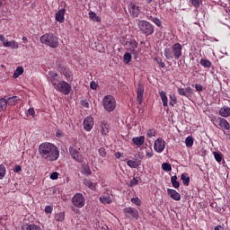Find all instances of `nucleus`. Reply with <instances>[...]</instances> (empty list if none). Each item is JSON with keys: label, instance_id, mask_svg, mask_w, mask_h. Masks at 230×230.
I'll use <instances>...</instances> for the list:
<instances>
[{"label": "nucleus", "instance_id": "nucleus-1", "mask_svg": "<svg viewBox=\"0 0 230 230\" xmlns=\"http://www.w3.org/2000/svg\"><path fill=\"white\" fill-rule=\"evenodd\" d=\"M39 154L42 159L49 163L58 161L60 157V151L55 144L45 142L39 146Z\"/></svg>", "mask_w": 230, "mask_h": 230}, {"label": "nucleus", "instance_id": "nucleus-2", "mask_svg": "<svg viewBox=\"0 0 230 230\" xmlns=\"http://www.w3.org/2000/svg\"><path fill=\"white\" fill-rule=\"evenodd\" d=\"M164 55L166 60H179L182 57V45L176 42L171 47H166L164 49Z\"/></svg>", "mask_w": 230, "mask_h": 230}, {"label": "nucleus", "instance_id": "nucleus-3", "mask_svg": "<svg viewBox=\"0 0 230 230\" xmlns=\"http://www.w3.org/2000/svg\"><path fill=\"white\" fill-rule=\"evenodd\" d=\"M40 40L41 44H45V46H49V48L57 49L58 46V37L51 32H47L43 34Z\"/></svg>", "mask_w": 230, "mask_h": 230}, {"label": "nucleus", "instance_id": "nucleus-4", "mask_svg": "<svg viewBox=\"0 0 230 230\" xmlns=\"http://www.w3.org/2000/svg\"><path fill=\"white\" fill-rule=\"evenodd\" d=\"M137 28L140 33H143V35H146V37H148V35H153L155 31L154 24L145 20L138 21Z\"/></svg>", "mask_w": 230, "mask_h": 230}, {"label": "nucleus", "instance_id": "nucleus-5", "mask_svg": "<svg viewBox=\"0 0 230 230\" xmlns=\"http://www.w3.org/2000/svg\"><path fill=\"white\" fill-rule=\"evenodd\" d=\"M102 107L106 112L116 111V99L112 95H105L102 99Z\"/></svg>", "mask_w": 230, "mask_h": 230}, {"label": "nucleus", "instance_id": "nucleus-6", "mask_svg": "<svg viewBox=\"0 0 230 230\" xmlns=\"http://www.w3.org/2000/svg\"><path fill=\"white\" fill-rule=\"evenodd\" d=\"M54 88L56 91L61 93V94H65V96L70 94L72 89L71 84L66 81H58V85Z\"/></svg>", "mask_w": 230, "mask_h": 230}, {"label": "nucleus", "instance_id": "nucleus-7", "mask_svg": "<svg viewBox=\"0 0 230 230\" xmlns=\"http://www.w3.org/2000/svg\"><path fill=\"white\" fill-rule=\"evenodd\" d=\"M72 204L75 208H82L85 206V197L82 193H75L72 198Z\"/></svg>", "mask_w": 230, "mask_h": 230}, {"label": "nucleus", "instance_id": "nucleus-8", "mask_svg": "<svg viewBox=\"0 0 230 230\" xmlns=\"http://www.w3.org/2000/svg\"><path fill=\"white\" fill-rule=\"evenodd\" d=\"M213 124L215 127H217L218 128H222L223 130H229L230 125L227 119L220 118V117H215L212 119Z\"/></svg>", "mask_w": 230, "mask_h": 230}, {"label": "nucleus", "instance_id": "nucleus-9", "mask_svg": "<svg viewBox=\"0 0 230 230\" xmlns=\"http://www.w3.org/2000/svg\"><path fill=\"white\" fill-rule=\"evenodd\" d=\"M69 154H70L72 159H74V161H75L76 163H84V157L80 154L79 147H76L75 146H70Z\"/></svg>", "mask_w": 230, "mask_h": 230}, {"label": "nucleus", "instance_id": "nucleus-10", "mask_svg": "<svg viewBox=\"0 0 230 230\" xmlns=\"http://www.w3.org/2000/svg\"><path fill=\"white\" fill-rule=\"evenodd\" d=\"M166 148V142L162 137L157 138L154 144V150L157 154H163Z\"/></svg>", "mask_w": 230, "mask_h": 230}, {"label": "nucleus", "instance_id": "nucleus-11", "mask_svg": "<svg viewBox=\"0 0 230 230\" xmlns=\"http://www.w3.org/2000/svg\"><path fill=\"white\" fill-rule=\"evenodd\" d=\"M128 45L130 53L134 55L135 58H137V55H139V49L137 48L139 44L137 43V41H136V40H130L129 41H128Z\"/></svg>", "mask_w": 230, "mask_h": 230}, {"label": "nucleus", "instance_id": "nucleus-12", "mask_svg": "<svg viewBox=\"0 0 230 230\" xmlns=\"http://www.w3.org/2000/svg\"><path fill=\"white\" fill-rule=\"evenodd\" d=\"M123 213L128 218H134L135 220L139 218V211H137V209L135 208H126L123 209Z\"/></svg>", "mask_w": 230, "mask_h": 230}, {"label": "nucleus", "instance_id": "nucleus-13", "mask_svg": "<svg viewBox=\"0 0 230 230\" xmlns=\"http://www.w3.org/2000/svg\"><path fill=\"white\" fill-rule=\"evenodd\" d=\"M83 125L86 132H91L93 127H94V119L91 116L84 118Z\"/></svg>", "mask_w": 230, "mask_h": 230}, {"label": "nucleus", "instance_id": "nucleus-14", "mask_svg": "<svg viewBox=\"0 0 230 230\" xmlns=\"http://www.w3.org/2000/svg\"><path fill=\"white\" fill-rule=\"evenodd\" d=\"M48 80L52 84L53 87L57 86L58 82H60V80H58V74L53 71L49 72Z\"/></svg>", "mask_w": 230, "mask_h": 230}, {"label": "nucleus", "instance_id": "nucleus-15", "mask_svg": "<svg viewBox=\"0 0 230 230\" xmlns=\"http://www.w3.org/2000/svg\"><path fill=\"white\" fill-rule=\"evenodd\" d=\"M144 96H145V86H143L141 84H138L137 89V100L139 105L143 103Z\"/></svg>", "mask_w": 230, "mask_h": 230}, {"label": "nucleus", "instance_id": "nucleus-16", "mask_svg": "<svg viewBox=\"0 0 230 230\" xmlns=\"http://www.w3.org/2000/svg\"><path fill=\"white\" fill-rule=\"evenodd\" d=\"M129 13H131L132 17H139V13L141 12V7L137 4L131 3L129 4Z\"/></svg>", "mask_w": 230, "mask_h": 230}, {"label": "nucleus", "instance_id": "nucleus-17", "mask_svg": "<svg viewBox=\"0 0 230 230\" xmlns=\"http://www.w3.org/2000/svg\"><path fill=\"white\" fill-rule=\"evenodd\" d=\"M65 15H66V9L62 8L60 9L55 16V19L58 22L62 23L65 21Z\"/></svg>", "mask_w": 230, "mask_h": 230}, {"label": "nucleus", "instance_id": "nucleus-18", "mask_svg": "<svg viewBox=\"0 0 230 230\" xmlns=\"http://www.w3.org/2000/svg\"><path fill=\"white\" fill-rule=\"evenodd\" d=\"M100 128H101L102 136H107V134H109V128H110L109 122L105 120L101 121Z\"/></svg>", "mask_w": 230, "mask_h": 230}, {"label": "nucleus", "instance_id": "nucleus-19", "mask_svg": "<svg viewBox=\"0 0 230 230\" xmlns=\"http://www.w3.org/2000/svg\"><path fill=\"white\" fill-rule=\"evenodd\" d=\"M167 193L172 200H181V194L172 189H167Z\"/></svg>", "mask_w": 230, "mask_h": 230}, {"label": "nucleus", "instance_id": "nucleus-20", "mask_svg": "<svg viewBox=\"0 0 230 230\" xmlns=\"http://www.w3.org/2000/svg\"><path fill=\"white\" fill-rule=\"evenodd\" d=\"M219 116L222 118H229L230 116V108L227 106H224L219 109Z\"/></svg>", "mask_w": 230, "mask_h": 230}, {"label": "nucleus", "instance_id": "nucleus-21", "mask_svg": "<svg viewBox=\"0 0 230 230\" xmlns=\"http://www.w3.org/2000/svg\"><path fill=\"white\" fill-rule=\"evenodd\" d=\"M132 141L137 146H143V145H145V137L141 136L133 137Z\"/></svg>", "mask_w": 230, "mask_h": 230}, {"label": "nucleus", "instance_id": "nucleus-22", "mask_svg": "<svg viewBox=\"0 0 230 230\" xmlns=\"http://www.w3.org/2000/svg\"><path fill=\"white\" fill-rule=\"evenodd\" d=\"M100 202L102 204H111L112 203V198L111 196H108L107 194H103L99 199Z\"/></svg>", "mask_w": 230, "mask_h": 230}, {"label": "nucleus", "instance_id": "nucleus-23", "mask_svg": "<svg viewBox=\"0 0 230 230\" xmlns=\"http://www.w3.org/2000/svg\"><path fill=\"white\" fill-rule=\"evenodd\" d=\"M4 48H11V49H19V43L15 40H11L4 43Z\"/></svg>", "mask_w": 230, "mask_h": 230}, {"label": "nucleus", "instance_id": "nucleus-24", "mask_svg": "<svg viewBox=\"0 0 230 230\" xmlns=\"http://www.w3.org/2000/svg\"><path fill=\"white\" fill-rule=\"evenodd\" d=\"M127 164H128V166H129V168H138L139 166H141V161L128 160Z\"/></svg>", "mask_w": 230, "mask_h": 230}, {"label": "nucleus", "instance_id": "nucleus-25", "mask_svg": "<svg viewBox=\"0 0 230 230\" xmlns=\"http://www.w3.org/2000/svg\"><path fill=\"white\" fill-rule=\"evenodd\" d=\"M6 102H7V105L13 107V105H17V103L19 102V97L18 96L9 97Z\"/></svg>", "mask_w": 230, "mask_h": 230}, {"label": "nucleus", "instance_id": "nucleus-26", "mask_svg": "<svg viewBox=\"0 0 230 230\" xmlns=\"http://www.w3.org/2000/svg\"><path fill=\"white\" fill-rule=\"evenodd\" d=\"M159 95L163 102L164 107H168V96H166V93L162 91L159 93Z\"/></svg>", "mask_w": 230, "mask_h": 230}, {"label": "nucleus", "instance_id": "nucleus-27", "mask_svg": "<svg viewBox=\"0 0 230 230\" xmlns=\"http://www.w3.org/2000/svg\"><path fill=\"white\" fill-rule=\"evenodd\" d=\"M22 230H41V228L37 225H23Z\"/></svg>", "mask_w": 230, "mask_h": 230}, {"label": "nucleus", "instance_id": "nucleus-28", "mask_svg": "<svg viewBox=\"0 0 230 230\" xmlns=\"http://www.w3.org/2000/svg\"><path fill=\"white\" fill-rule=\"evenodd\" d=\"M84 184L90 190H96V183L93 182L91 180H84Z\"/></svg>", "mask_w": 230, "mask_h": 230}, {"label": "nucleus", "instance_id": "nucleus-29", "mask_svg": "<svg viewBox=\"0 0 230 230\" xmlns=\"http://www.w3.org/2000/svg\"><path fill=\"white\" fill-rule=\"evenodd\" d=\"M60 72L65 76V78H66L67 82H69V80H73V75H71V72L66 70V68H62Z\"/></svg>", "mask_w": 230, "mask_h": 230}, {"label": "nucleus", "instance_id": "nucleus-30", "mask_svg": "<svg viewBox=\"0 0 230 230\" xmlns=\"http://www.w3.org/2000/svg\"><path fill=\"white\" fill-rule=\"evenodd\" d=\"M55 220L57 222H64V220H66V214L64 212L56 214Z\"/></svg>", "mask_w": 230, "mask_h": 230}, {"label": "nucleus", "instance_id": "nucleus-31", "mask_svg": "<svg viewBox=\"0 0 230 230\" xmlns=\"http://www.w3.org/2000/svg\"><path fill=\"white\" fill-rule=\"evenodd\" d=\"M171 182H172V185L176 190H178V188L181 187V183H179V181H177V175H174V176L171 177Z\"/></svg>", "mask_w": 230, "mask_h": 230}, {"label": "nucleus", "instance_id": "nucleus-32", "mask_svg": "<svg viewBox=\"0 0 230 230\" xmlns=\"http://www.w3.org/2000/svg\"><path fill=\"white\" fill-rule=\"evenodd\" d=\"M181 181L184 186H190V176H188V173L181 174Z\"/></svg>", "mask_w": 230, "mask_h": 230}, {"label": "nucleus", "instance_id": "nucleus-33", "mask_svg": "<svg viewBox=\"0 0 230 230\" xmlns=\"http://www.w3.org/2000/svg\"><path fill=\"white\" fill-rule=\"evenodd\" d=\"M7 105H8V102H6V99L4 98L0 99V112H3V111H6Z\"/></svg>", "mask_w": 230, "mask_h": 230}, {"label": "nucleus", "instance_id": "nucleus-34", "mask_svg": "<svg viewBox=\"0 0 230 230\" xmlns=\"http://www.w3.org/2000/svg\"><path fill=\"white\" fill-rule=\"evenodd\" d=\"M22 73H24V69L22 68V66H18L13 76V78H19V76H21Z\"/></svg>", "mask_w": 230, "mask_h": 230}, {"label": "nucleus", "instance_id": "nucleus-35", "mask_svg": "<svg viewBox=\"0 0 230 230\" xmlns=\"http://www.w3.org/2000/svg\"><path fill=\"white\" fill-rule=\"evenodd\" d=\"M149 21H152V22H154L156 26H158V28H161V26H163V22L157 17L150 16Z\"/></svg>", "mask_w": 230, "mask_h": 230}, {"label": "nucleus", "instance_id": "nucleus-36", "mask_svg": "<svg viewBox=\"0 0 230 230\" xmlns=\"http://www.w3.org/2000/svg\"><path fill=\"white\" fill-rule=\"evenodd\" d=\"M185 145L188 146V148H190V146H193V137L189 136L185 139Z\"/></svg>", "mask_w": 230, "mask_h": 230}, {"label": "nucleus", "instance_id": "nucleus-37", "mask_svg": "<svg viewBox=\"0 0 230 230\" xmlns=\"http://www.w3.org/2000/svg\"><path fill=\"white\" fill-rule=\"evenodd\" d=\"M124 64H130V61L132 60V55H130V53L126 52L124 54Z\"/></svg>", "mask_w": 230, "mask_h": 230}, {"label": "nucleus", "instance_id": "nucleus-38", "mask_svg": "<svg viewBox=\"0 0 230 230\" xmlns=\"http://www.w3.org/2000/svg\"><path fill=\"white\" fill-rule=\"evenodd\" d=\"M199 64H201L203 67H207L208 69L209 67H211V61H209L208 59H200Z\"/></svg>", "mask_w": 230, "mask_h": 230}, {"label": "nucleus", "instance_id": "nucleus-39", "mask_svg": "<svg viewBox=\"0 0 230 230\" xmlns=\"http://www.w3.org/2000/svg\"><path fill=\"white\" fill-rule=\"evenodd\" d=\"M155 61L156 62V64H158L159 67H161L162 69H164V67H166V64L163 62V59H161V58H155Z\"/></svg>", "mask_w": 230, "mask_h": 230}, {"label": "nucleus", "instance_id": "nucleus-40", "mask_svg": "<svg viewBox=\"0 0 230 230\" xmlns=\"http://www.w3.org/2000/svg\"><path fill=\"white\" fill-rule=\"evenodd\" d=\"M176 103H177V97L175 96V94H171V95H170V102H169V105H170L171 107H173Z\"/></svg>", "mask_w": 230, "mask_h": 230}, {"label": "nucleus", "instance_id": "nucleus-41", "mask_svg": "<svg viewBox=\"0 0 230 230\" xmlns=\"http://www.w3.org/2000/svg\"><path fill=\"white\" fill-rule=\"evenodd\" d=\"M162 169L164 170V172H172V164L168 163H164L162 164Z\"/></svg>", "mask_w": 230, "mask_h": 230}, {"label": "nucleus", "instance_id": "nucleus-42", "mask_svg": "<svg viewBox=\"0 0 230 230\" xmlns=\"http://www.w3.org/2000/svg\"><path fill=\"white\" fill-rule=\"evenodd\" d=\"M190 3H191L194 8H200V4L202 3V0H190Z\"/></svg>", "mask_w": 230, "mask_h": 230}, {"label": "nucleus", "instance_id": "nucleus-43", "mask_svg": "<svg viewBox=\"0 0 230 230\" xmlns=\"http://www.w3.org/2000/svg\"><path fill=\"white\" fill-rule=\"evenodd\" d=\"M92 172H91V168L87 165L83 167V171H82V174L83 175H91Z\"/></svg>", "mask_w": 230, "mask_h": 230}, {"label": "nucleus", "instance_id": "nucleus-44", "mask_svg": "<svg viewBox=\"0 0 230 230\" xmlns=\"http://www.w3.org/2000/svg\"><path fill=\"white\" fill-rule=\"evenodd\" d=\"M6 175V167L3 164L0 165V179H3Z\"/></svg>", "mask_w": 230, "mask_h": 230}, {"label": "nucleus", "instance_id": "nucleus-45", "mask_svg": "<svg viewBox=\"0 0 230 230\" xmlns=\"http://www.w3.org/2000/svg\"><path fill=\"white\" fill-rule=\"evenodd\" d=\"M214 157L217 163H222V154L218 152H214Z\"/></svg>", "mask_w": 230, "mask_h": 230}, {"label": "nucleus", "instance_id": "nucleus-46", "mask_svg": "<svg viewBox=\"0 0 230 230\" xmlns=\"http://www.w3.org/2000/svg\"><path fill=\"white\" fill-rule=\"evenodd\" d=\"M98 152L101 157H107V150L105 149V147L99 148Z\"/></svg>", "mask_w": 230, "mask_h": 230}, {"label": "nucleus", "instance_id": "nucleus-47", "mask_svg": "<svg viewBox=\"0 0 230 230\" xmlns=\"http://www.w3.org/2000/svg\"><path fill=\"white\" fill-rule=\"evenodd\" d=\"M132 204H135L136 206H141V199L139 198H132L131 199Z\"/></svg>", "mask_w": 230, "mask_h": 230}, {"label": "nucleus", "instance_id": "nucleus-48", "mask_svg": "<svg viewBox=\"0 0 230 230\" xmlns=\"http://www.w3.org/2000/svg\"><path fill=\"white\" fill-rule=\"evenodd\" d=\"M146 136L147 137H155V129H148Z\"/></svg>", "mask_w": 230, "mask_h": 230}, {"label": "nucleus", "instance_id": "nucleus-49", "mask_svg": "<svg viewBox=\"0 0 230 230\" xmlns=\"http://www.w3.org/2000/svg\"><path fill=\"white\" fill-rule=\"evenodd\" d=\"M45 213H46V215H51V213H53V207L46 206L45 207Z\"/></svg>", "mask_w": 230, "mask_h": 230}, {"label": "nucleus", "instance_id": "nucleus-50", "mask_svg": "<svg viewBox=\"0 0 230 230\" xmlns=\"http://www.w3.org/2000/svg\"><path fill=\"white\" fill-rule=\"evenodd\" d=\"M138 183H139V181L137 179H136V178H133L130 181L129 186H130V188H132L134 186H137Z\"/></svg>", "mask_w": 230, "mask_h": 230}, {"label": "nucleus", "instance_id": "nucleus-51", "mask_svg": "<svg viewBox=\"0 0 230 230\" xmlns=\"http://www.w3.org/2000/svg\"><path fill=\"white\" fill-rule=\"evenodd\" d=\"M185 93H186L187 97H188V94H189V96H191V94H193V89H191V87L188 86L187 88H185Z\"/></svg>", "mask_w": 230, "mask_h": 230}, {"label": "nucleus", "instance_id": "nucleus-52", "mask_svg": "<svg viewBox=\"0 0 230 230\" xmlns=\"http://www.w3.org/2000/svg\"><path fill=\"white\" fill-rule=\"evenodd\" d=\"M195 89L198 93H202V91H204V86H202V84H195Z\"/></svg>", "mask_w": 230, "mask_h": 230}, {"label": "nucleus", "instance_id": "nucleus-53", "mask_svg": "<svg viewBox=\"0 0 230 230\" xmlns=\"http://www.w3.org/2000/svg\"><path fill=\"white\" fill-rule=\"evenodd\" d=\"M90 87H91V89H93V91H96V89H98V84H96V82L93 81L90 84Z\"/></svg>", "mask_w": 230, "mask_h": 230}, {"label": "nucleus", "instance_id": "nucleus-54", "mask_svg": "<svg viewBox=\"0 0 230 230\" xmlns=\"http://www.w3.org/2000/svg\"><path fill=\"white\" fill-rule=\"evenodd\" d=\"M178 93L180 96H186V90L184 88H178Z\"/></svg>", "mask_w": 230, "mask_h": 230}, {"label": "nucleus", "instance_id": "nucleus-55", "mask_svg": "<svg viewBox=\"0 0 230 230\" xmlns=\"http://www.w3.org/2000/svg\"><path fill=\"white\" fill-rule=\"evenodd\" d=\"M82 107H84V109H89V102L86 100L81 101Z\"/></svg>", "mask_w": 230, "mask_h": 230}, {"label": "nucleus", "instance_id": "nucleus-56", "mask_svg": "<svg viewBox=\"0 0 230 230\" xmlns=\"http://www.w3.org/2000/svg\"><path fill=\"white\" fill-rule=\"evenodd\" d=\"M50 179H51L52 181H57V179H58V172H52V173L50 174Z\"/></svg>", "mask_w": 230, "mask_h": 230}, {"label": "nucleus", "instance_id": "nucleus-57", "mask_svg": "<svg viewBox=\"0 0 230 230\" xmlns=\"http://www.w3.org/2000/svg\"><path fill=\"white\" fill-rule=\"evenodd\" d=\"M56 137H64V132H62V130H60V129H58L56 131Z\"/></svg>", "mask_w": 230, "mask_h": 230}, {"label": "nucleus", "instance_id": "nucleus-58", "mask_svg": "<svg viewBox=\"0 0 230 230\" xmlns=\"http://www.w3.org/2000/svg\"><path fill=\"white\" fill-rule=\"evenodd\" d=\"M146 157H154V151H152V149L146 150Z\"/></svg>", "mask_w": 230, "mask_h": 230}, {"label": "nucleus", "instance_id": "nucleus-59", "mask_svg": "<svg viewBox=\"0 0 230 230\" xmlns=\"http://www.w3.org/2000/svg\"><path fill=\"white\" fill-rule=\"evenodd\" d=\"M7 41H8V40H6L4 35L0 34V42H3L4 46V43L7 42Z\"/></svg>", "mask_w": 230, "mask_h": 230}, {"label": "nucleus", "instance_id": "nucleus-60", "mask_svg": "<svg viewBox=\"0 0 230 230\" xmlns=\"http://www.w3.org/2000/svg\"><path fill=\"white\" fill-rule=\"evenodd\" d=\"M22 171V167H21V165H16L15 167H14V172H15V173H19V172H21Z\"/></svg>", "mask_w": 230, "mask_h": 230}, {"label": "nucleus", "instance_id": "nucleus-61", "mask_svg": "<svg viewBox=\"0 0 230 230\" xmlns=\"http://www.w3.org/2000/svg\"><path fill=\"white\" fill-rule=\"evenodd\" d=\"M28 112L30 116H35V110L33 108H30Z\"/></svg>", "mask_w": 230, "mask_h": 230}, {"label": "nucleus", "instance_id": "nucleus-62", "mask_svg": "<svg viewBox=\"0 0 230 230\" xmlns=\"http://www.w3.org/2000/svg\"><path fill=\"white\" fill-rule=\"evenodd\" d=\"M89 17H90V19H94V17H96V13H94V12H90V13H89Z\"/></svg>", "mask_w": 230, "mask_h": 230}, {"label": "nucleus", "instance_id": "nucleus-63", "mask_svg": "<svg viewBox=\"0 0 230 230\" xmlns=\"http://www.w3.org/2000/svg\"><path fill=\"white\" fill-rule=\"evenodd\" d=\"M116 159H119L121 157V153L120 152H117L114 154Z\"/></svg>", "mask_w": 230, "mask_h": 230}, {"label": "nucleus", "instance_id": "nucleus-64", "mask_svg": "<svg viewBox=\"0 0 230 230\" xmlns=\"http://www.w3.org/2000/svg\"><path fill=\"white\" fill-rule=\"evenodd\" d=\"M220 229H222V226L220 225L214 227V230H220Z\"/></svg>", "mask_w": 230, "mask_h": 230}]
</instances>
